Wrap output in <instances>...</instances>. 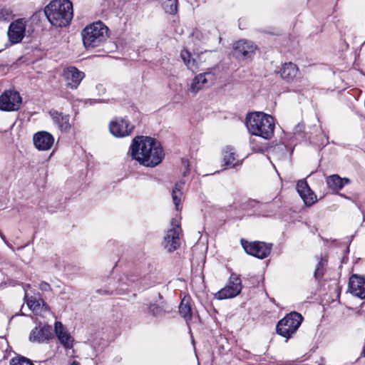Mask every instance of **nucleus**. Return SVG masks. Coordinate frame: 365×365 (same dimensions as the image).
Returning <instances> with one entry per match:
<instances>
[{"instance_id": "11", "label": "nucleus", "mask_w": 365, "mask_h": 365, "mask_svg": "<svg viewBox=\"0 0 365 365\" xmlns=\"http://www.w3.org/2000/svg\"><path fill=\"white\" fill-rule=\"evenodd\" d=\"M134 128L128 120L125 118H115L109 124L110 132L118 138H123L130 135Z\"/></svg>"}, {"instance_id": "40", "label": "nucleus", "mask_w": 365, "mask_h": 365, "mask_svg": "<svg viewBox=\"0 0 365 365\" xmlns=\"http://www.w3.org/2000/svg\"><path fill=\"white\" fill-rule=\"evenodd\" d=\"M362 354L364 355V356H365V348L364 349V350L362 351Z\"/></svg>"}, {"instance_id": "3", "label": "nucleus", "mask_w": 365, "mask_h": 365, "mask_svg": "<svg viewBox=\"0 0 365 365\" xmlns=\"http://www.w3.org/2000/svg\"><path fill=\"white\" fill-rule=\"evenodd\" d=\"M49 22L54 26H66L73 18V4L69 0H53L44 9Z\"/></svg>"}, {"instance_id": "26", "label": "nucleus", "mask_w": 365, "mask_h": 365, "mask_svg": "<svg viewBox=\"0 0 365 365\" xmlns=\"http://www.w3.org/2000/svg\"><path fill=\"white\" fill-rule=\"evenodd\" d=\"M327 184L329 189L338 192L343 188L344 183L343 179L338 175H331L327 178Z\"/></svg>"}, {"instance_id": "12", "label": "nucleus", "mask_w": 365, "mask_h": 365, "mask_svg": "<svg viewBox=\"0 0 365 365\" xmlns=\"http://www.w3.org/2000/svg\"><path fill=\"white\" fill-rule=\"evenodd\" d=\"M215 79V74L210 71L200 73L192 80L189 90L195 94L208 83H212Z\"/></svg>"}, {"instance_id": "17", "label": "nucleus", "mask_w": 365, "mask_h": 365, "mask_svg": "<svg viewBox=\"0 0 365 365\" xmlns=\"http://www.w3.org/2000/svg\"><path fill=\"white\" fill-rule=\"evenodd\" d=\"M63 77L66 81V86L76 89L84 78V73L75 67H69L64 70Z\"/></svg>"}, {"instance_id": "18", "label": "nucleus", "mask_w": 365, "mask_h": 365, "mask_svg": "<svg viewBox=\"0 0 365 365\" xmlns=\"http://www.w3.org/2000/svg\"><path fill=\"white\" fill-rule=\"evenodd\" d=\"M349 287L350 292L361 299L365 298V279L356 275L350 277Z\"/></svg>"}, {"instance_id": "9", "label": "nucleus", "mask_w": 365, "mask_h": 365, "mask_svg": "<svg viewBox=\"0 0 365 365\" xmlns=\"http://www.w3.org/2000/svg\"><path fill=\"white\" fill-rule=\"evenodd\" d=\"M22 98L16 91L6 90L0 96V110L3 111L18 110Z\"/></svg>"}, {"instance_id": "13", "label": "nucleus", "mask_w": 365, "mask_h": 365, "mask_svg": "<svg viewBox=\"0 0 365 365\" xmlns=\"http://www.w3.org/2000/svg\"><path fill=\"white\" fill-rule=\"evenodd\" d=\"M48 114L53 123L61 132L67 133L71 130V124L68 114H64L54 109L49 110Z\"/></svg>"}, {"instance_id": "32", "label": "nucleus", "mask_w": 365, "mask_h": 365, "mask_svg": "<svg viewBox=\"0 0 365 365\" xmlns=\"http://www.w3.org/2000/svg\"><path fill=\"white\" fill-rule=\"evenodd\" d=\"M136 285L135 280L134 277L128 278L125 277V282H123L120 284V289L121 290H128L130 289L128 287H130V289L134 288Z\"/></svg>"}, {"instance_id": "4", "label": "nucleus", "mask_w": 365, "mask_h": 365, "mask_svg": "<svg viewBox=\"0 0 365 365\" xmlns=\"http://www.w3.org/2000/svg\"><path fill=\"white\" fill-rule=\"evenodd\" d=\"M108 29L101 21L94 22L81 31L84 46L87 50L100 46L108 36Z\"/></svg>"}, {"instance_id": "25", "label": "nucleus", "mask_w": 365, "mask_h": 365, "mask_svg": "<svg viewBox=\"0 0 365 365\" xmlns=\"http://www.w3.org/2000/svg\"><path fill=\"white\" fill-rule=\"evenodd\" d=\"M180 314L187 322L192 319V309L189 298H183L179 306Z\"/></svg>"}, {"instance_id": "8", "label": "nucleus", "mask_w": 365, "mask_h": 365, "mask_svg": "<svg viewBox=\"0 0 365 365\" xmlns=\"http://www.w3.org/2000/svg\"><path fill=\"white\" fill-rule=\"evenodd\" d=\"M241 244L247 254L259 259L266 258L269 255L272 247V244L264 242H250L243 239L241 240Z\"/></svg>"}, {"instance_id": "14", "label": "nucleus", "mask_w": 365, "mask_h": 365, "mask_svg": "<svg viewBox=\"0 0 365 365\" xmlns=\"http://www.w3.org/2000/svg\"><path fill=\"white\" fill-rule=\"evenodd\" d=\"M34 144L38 150H48L54 143L53 136L48 132L39 131L34 134Z\"/></svg>"}, {"instance_id": "2", "label": "nucleus", "mask_w": 365, "mask_h": 365, "mask_svg": "<svg viewBox=\"0 0 365 365\" xmlns=\"http://www.w3.org/2000/svg\"><path fill=\"white\" fill-rule=\"evenodd\" d=\"M246 126L249 133L265 140L270 139L274 131L272 116L263 112H253L247 115Z\"/></svg>"}, {"instance_id": "7", "label": "nucleus", "mask_w": 365, "mask_h": 365, "mask_svg": "<svg viewBox=\"0 0 365 365\" xmlns=\"http://www.w3.org/2000/svg\"><path fill=\"white\" fill-rule=\"evenodd\" d=\"M242 281L239 275L232 273L227 284L218 291L215 297L217 299H225L237 296L242 290Z\"/></svg>"}, {"instance_id": "37", "label": "nucleus", "mask_w": 365, "mask_h": 365, "mask_svg": "<svg viewBox=\"0 0 365 365\" xmlns=\"http://www.w3.org/2000/svg\"><path fill=\"white\" fill-rule=\"evenodd\" d=\"M70 365H80V364L77 361H73Z\"/></svg>"}, {"instance_id": "36", "label": "nucleus", "mask_w": 365, "mask_h": 365, "mask_svg": "<svg viewBox=\"0 0 365 365\" xmlns=\"http://www.w3.org/2000/svg\"><path fill=\"white\" fill-rule=\"evenodd\" d=\"M182 164L185 167V171L183 172V175L185 176L189 173V165L187 160H182Z\"/></svg>"}, {"instance_id": "1", "label": "nucleus", "mask_w": 365, "mask_h": 365, "mask_svg": "<svg viewBox=\"0 0 365 365\" xmlns=\"http://www.w3.org/2000/svg\"><path fill=\"white\" fill-rule=\"evenodd\" d=\"M131 157L146 167H155L160 164L164 152L160 143L147 136H137L130 146Z\"/></svg>"}, {"instance_id": "20", "label": "nucleus", "mask_w": 365, "mask_h": 365, "mask_svg": "<svg viewBox=\"0 0 365 365\" xmlns=\"http://www.w3.org/2000/svg\"><path fill=\"white\" fill-rule=\"evenodd\" d=\"M279 73L283 80L287 82H292L297 78L299 69L293 63H285L282 66L279 71Z\"/></svg>"}, {"instance_id": "27", "label": "nucleus", "mask_w": 365, "mask_h": 365, "mask_svg": "<svg viewBox=\"0 0 365 365\" xmlns=\"http://www.w3.org/2000/svg\"><path fill=\"white\" fill-rule=\"evenodd\" d=\"M180 57L188 69L192 71L197 69L198 66L195 59L192 58L191 53L187 50L184 49L181 51Z\"/></svg>"}, {"instance_id": "35", "label": "nucleus", "mask_w": 365, "mask_h": 365, "mask_svg": "<svg viewBox=\"0 0 365 365\" xmlns=\"http://www.w3.org/2000/svg\"><path fill=\"white\" fill-rule=\"evenodd\" d=\"M339 195H340V196H341V197H344V198H346V199H347V200H351L352 202H354V203L356 205V206L359 209H360V208H361V205L358 203V202L356 201V199H352V200H351L349 197H347V196H346V195H344V194H339Z\"/></svg>"}, {"instance_id": "15", "label": "nucleus", "mask_w": 365, "mask_h": 365, "mask_svg": "<svg viewBox=\"0 0 365 365\" xmlns=\"http://www.w3.org/2000/svg\"><path fill=\"white\" fill-rule=\"evenodd\" d=\"M257 46L251 41L241 39L234 45V51L237 55H241L243 58H250L255 54Z\"/></svg>"}, {"instance_id": "5", "label": "nucleus", "mask_w": 365, "mask_h": 365, "mask_svg": "<svg viewBox=\"0 0 365 365\" xmlns=\"http://www.w3.org/2000/svg\"><path fill=\"white\" fill-rule=\"evenodd\" d=\"M303 321L302 316L294 312L287 314L277 325V333L289 339L298 329Z\"/></svg>"}, {"instance_id": "19", "label": "nucleus", "mask_w": 365, "mask_h": 365, "mask_svg": "<svg viewBox=\"0 0 365 365\" xmlns=\"http://www.w3.org/2000/svg\"><path fill=\"white\" fill-rule=\"evenodd\" d=\"M51 335L52 329L50 326L36 327L31 331L29 339L40 343L50 339Z\"/></svg>"}, {"instance_id": "38", "label": "nucleus", "mask_w": 365, "mask_h": 365, "mask_svg": "<svg viewBox=\"0 0 365 365\" xmlns=\"http://www.w3.org/2000/svg\"><path fill=\"white\" fill-rule=\"evenodd\" d=\"M343 182H344L346 184H348L349 182V180L348 178H342Z\"/></svg>"}, {"instance_id": "33", "label": "nucleus", "mask_w": 365, "mask_h": 365, "mask_svg": "<svg viewBox=\"0 0 365 365\" xmlns=\"http://www.w3.org/2000/svg\"><path fill=\"white\" fill-rule=\"evenodd\" d=\"M38 288L42 292H50V291H51V287L50 284L48 282H43V281L41 282L39 284Z\"/></svg>"}, {"instance_id": "10", "label": "nucleus", "mask_w": 365, "mask_h": 365, "mask_svg": "<svg viewBox=\"0 0 365 365\" xmlns=\"http://www.w3.org/2000/svg\"><path fill=\"white\" fill-rule=\"evenodd\" d=\"M26 21L24 19H19L11 23L8 29L9 41L14 44L21 42L25 36Z\"/></svg>"}, {"instance_id": "34", "label": "nucleus", "mask_w": 365, "mask_h": 365, "mask_svg": "<svg viewBox=\"0 0 365 365\" xmlns=\"http://www.w3.org/2000/svg\"><path fill=\"white\" fill-rule=\"evenodd\" d=\"M250 142L251 148L253 150H255L256 152H263L264 151V148L262 146H258V145H255V139L250 138Z\"/></svg>"}, {"instance_id": "29", "label": "nucleus", "mask_w": 365, "mask_h": 365, "mask_svg": "<svg viewBox=\"0 0 365 365\" xmlns=\"http://www.w3.org/2000/svg\"><path fill=\"white\" fill-rule=\"evenodd\" d=\"M13 18L12 12L10 9L0 6V23L8 22Z\"/></svg>"}, {"instance_id": "41", "label": "nucleus", "mask_w": 365, "mask_h": 365, "mask_svg": "<svg viewBox=\"0 0 365 365\" xmlns=\"http://www.w3.org/2000/svg\"><path fill=\"white\" fill-rule=\"evenodd\" d=\"M65 292H66L63 290V291H62L61 293V294H63V293H65Z\"/></svg>"}, {"instance_id": "39", "label": "nucleus", "mask_w": 365, "mask_h": 365, "mask_svg": "<svg viewBox=\"0 0 365 365\" xmlns=\"http://www.w3.org/2000/svg\"><path fill=\"white\" fill-rule=\"evenodd\" d=\"M230 207H234L235 208H236V207H237V205H235V203H233V205H230Z\"/></svg>"}, {"instance_id": "16", "label": "nucleus", "mask_w": 365, "mask_h": 365, "mask_svg": "<svg viewBox=\"0 0 365 365\" xmlns=\"http://www.w3.org/2000/svg\"><path fill=\"white\" fill-rule=\"evenodd\" d=\"M297 190L306 205L311 206L316 202L317 195L310 189L306 180L298 181Z\"/></svg>"}, {"instance_id": "28", "label": "nucleus", "mask_w": 365, "mask_h": 365, "mask_svg": "<svg viewBox=\"0 0 365 365\" xmlns=\"http://www.w3.org/2000/svg\"><path fill=\"white\" fill-rule=\"evenodd\" d=\"M317 259L318 260V263L317 267L314 270V277L318 279L323 277L327 264V257H317Z\"/></svg>"}, {"instance_id": "23", "label": "nucleus", "mask_w": 365, "mask_h": 365, "mask_svg": "<svg viewBox=\"0 0 365 365\" xmlns=\"http://www.w3.org/2000/svg\"><path fill=\"white\" fill-rule=\"evenodd\" d=\"M184 184V182L182 181L176 182L172 191L173 201L175 206V209L178 211L181 210L180 203L182 197V190L183 188Z\"/></svg>"}, {"instance_id": "21", "label": "nucleus", "mask_w": 365, "mask_h": 365, "mask_svg": "<svg viewBox=\"0 0 365 365\" xmlns=\"http://www.w3.org/2000/svg\"><path fill=\"white\" fill-rule=\"evenodd\" d=\"M55 331L61 344H63L66 349L73 347L71 336L61 322H57L55 323Z\"/></svg>"}, {"instance_id": "22", "label": "nucleus", "mask_w": 365, "mask_h": 365, "mask_svg": "<svg viewBox=\"0 0 365 365\" xmlns=\"http://www.w3.org/2000/svg\"><path fill=\"white\" fill-rule=\"evenodd\" d=\"M237 155L231 147H226L223 151V162L225 165L233 168L240 164V160L236 158Z\"/></svg>"}, {"instance_id": "24", "label": "nucleus", "mask_w": 365, "mask_h": 365, "mask_svg": "<svg viewBox=\"0 0 365 365\" xmlns=\"http://www.w3.org/2000/svg\"><path fill=\"white\" fill-rule=\"evenodd\" d=\"M25 297L26 298V304L29 308L34 312H38L41 307L45 310L48 308V305L41 298L37 299L36 297L33 296L28 297L26 294Z\"/></svg>"}, {"instance_id": "30", "label": "nucleus", "mask_w": 365, "mask_h": 365, "mask_svg": "<svg viewBox=\"0 0 365 365\" xmlns=\"http://www.w3.org/2000/svg\"><path fill=\"white\" fill-rule=\"evenodd\" d=\"M148 312L155 317L162 316L164 314L163 309L156 304H150Z\"/></svg>"}, {"instance_id": "6", "label": "nucleus", "mask_w": 365, "mask_h": 365, "mask_svg": "<svg viewBox=\"0 0 365 365\" xmlns=\"http://www.w3.org/2000/svg\"><path fill=\"white\" fill-rule=\"evenodd\" d=\"M171 227L167 231L163 242L164 248L169 252H174L180 246V236L182 235V229L180 222L176 218H173L170 221Z\"/></svg>"}, {"instance_id": "31", "label": "nucleus", "mask_w": 365, "mask_h": 365, "mask_svg": "<svg viewBox=\"0 0 365 365\" xmlns=\"http://www.w3.org/2000/svg\"><path fill=\"white\" fill-rule=\"evenodd\" d=\"M10 365H34L33 363L25 357L13 358L10 361Z\"/></svg>"}]
</instances>
